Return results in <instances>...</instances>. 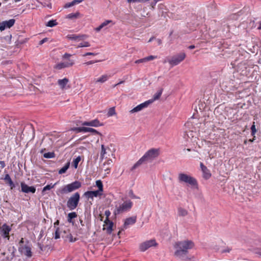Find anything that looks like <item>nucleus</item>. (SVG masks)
<instances>
[{
    "label": "nucleus",
    "instance_id": "1",
    "mask_svg": "<svg viewBox=\"0 0 261 261\" xmlns=\"http://www.w3.org/2000/svg\"><path fill=\"white\" fill-rule=\"evenodd\" d=\"M194 246L191 241H183L176 242L174 246L175 251L174 255L178 259L182 261H190L194 258V256L189 254V250Z\"/></svg>",
    "mask_w": 261,
    "mask_h": 261
},
{
    "label": "nucleus",
    "instance_id": "2",
    "mask_svg": "<svg viewBox=\"0 0 261 261\" xmlns=\"http://www.w3.org/2000/svg\"><path fill=\"white\" fill-rule=\"evenodd\" d=\"M159 155V149L151 148L148 150L144 155L132 167L131 171H133L143 164H147L151 162Z\"/></svg>",
    "mask_w": 261,
    "mask_h": 261
},
{
    "label": "nucleus",
    "instance_id": "3",
    "mask_svg": "<svg viewBox=\"0 0 261 261\" xmlns=\"http://www.w3.org/2000/svg\"><path fill=\"white\" fill-rule=\"evenodd\" d=\"M82 186V183L79 181H74L69 184L66 185L59 189L58 191L62 194L72 192L79 189Z\"/></svg>",
    "mask_w": 261,
    "mask_h": 261
},
{
    "label": "nucleus",
    "instance_id": "4",
    "mask_svg": "<svg viewBox=\"0 0 261 261\" xmlns=\"http://www.w3.org/2000/svg\"><path fill=\"white\" fill-rule=\"evenodd\" d=\"M178 180L180 183H185L191 186L197 187L198 183L193 177L184 173L178 174Z\"/></svg>",
    "mask_w": 261,
    "mask_h": 261
},
{
    "label": "nucleus",
    "instance_id": "5",
    "mask_svg": "<svg viewBox=\"0 0 261 261\" xmlns=\"http://www.w3.org/2000/svg\"><path fill=\"white\" fill-rule=\"evenodd\" d=\"M80 194L79 192L73 194L67 201V207L71 211L75 209L80 202Z\"/></svg>",
    "mask_w": 261,
    "mask_h": 261
},
{
    "label": "nucleus",
    "instance_id": "6",
    "mask_svg": "<svg viewBox=\"0 0 261 261\" xmlns=\"http://www.w3.org/2000/svg\"><path fill=\"white\" fill-rule=\"evenodd\" d=\"M133 203L130 200L124 202L119 206L117 207L114 211V214L115 215L122 213L124 212L129 211L132 207Z\"/></svg>",
    "mask_w": 261,
    "mask_h": 261
},
{
    "label": "nucleus",
    "instance_id": "7",
    "mask_svg": "<svg viewBox=\"0 0 261 261\" xmlns=\"http://www.w3.org/2000/svg\"><path fill=\"white\" fill-rule=\"evenodd\" d=\"M186 57V54L184 52H181L172 56L171 58L168 60V62L172 66H175L182 62L185 59Z\"/></svg>",
    "mask_w": 261,
    "mask_h": 261
},
{
    "label": "nucleus",
    "instance_id": "8",
    "mask_svg": "<svg viewBox=\"0 0 261 261\" xmlns=\"http://www.w3.org/2000/svg\"><path fill=\"white\" fill-rule=\"evenodd\" d=\"M157 245V243L154 239H151L148 241H146L140 245V249L142 251H145L147 250L149 248L155 246Z\"/></svg>",
    "mask_w": 261,
    "mask_h": 261
},
{
    "label": "nucleus",
    "instance_id": "9",
    "mask_svg": "<svg viewBox=\"0 0 261 261\" xmlns=\"http://www.w3.org/2000/svg\"><path fill=\"white\" fill-rule=\"evenodd\" d=\"M152 102H153V100H149L146 101L145 102L138 105L137 106L135 107L134 109L131 110L130 111V113H134L135 112H139V111H141L143 109L147 107L148 106L150 103H151Z\"/></svg>",
    "mask_w": 261,
    "mask_h": 261
},
{
    "label": "nucleus",
    "instance_id": "10",
    "mask_svg": "<svg viewBox=\"0 0 261 261\" xmlns=\"http://www.w3.org/2000/svg\"><path fill=\"white\" fill-rule=\"evenodd\" d=\"M245 241L252 246H261V237L258 236H254L252 238H247Z\"/></svg>",
    "mask_w": 261,
    "mask_h": 261
},
{
    "label": "nucleus",
    "instance_id": "11",
    "mask_svg": "<svg viewBox=\"0 0 261 261\" xmlns=\"http://www.w3.org/2000/svg\"><path fill=\"white\" fill-rule=\"evenodd\" d=\"M15 20L11 19L9 20L4 21L0 23V31H4L6 28H10L15 23Z\"/></svg>",
    "mask_w": 261,
    "mask_h": 261
},
{
    "label": "nucleus",
    "instance_id": "12",
    "mask_svg": "<svg viewBox=\"0 0 261 261\" xmlns=\"http://www.w3.org/2000/svg\"><path fill=\"white\" fill-rule=\"evenodd\" d=\"M21 191L25 193H35L36 192V188L33 186H29L24 182H21Z\"/></svg>",
    "mask_w": 261,
    "mask_h": 261
},
{
    "label": "nucleus",
    "instance_id": "13",
    "mask_svg": "<svg viewBox=\"0 0 261 261\" xmlns=\"http://www.w3.org/2000/svg\"><path fill=\"white\" fill-rule=\"evenodd\" d=\"M102 195V193H100L97 190L96 191H88L84 193V196L88 199H93L94 197L100 196Z\"/></svg>",
    "mask_w": 261,
    "mask_h": 261
},
{
    "label": "nucleus",
    "instance_id": "14",
    "mask_svg": "<svg viewBox=\"0 0 261 261\" xmlns=\"http://www.w3.org/2000/svg\"><path fill=\"white\" fill-rule=\"evenodd\" d=\"M88 37L87 35H76V34H72V35H68L67 36V38L70 40H75L77 41L84 40L86 39H87Z\"/></svg>",
    "mask_w": 261,
    "mask_h": 261
},
{
    "label": "nucleus",
    "instance_id": "15",
    "mask_svg": "<svg viewBox=\"0 0 261 261\" xmlns=\"http://www.w3.org/2000/svg\"><path fill=\"white\" fill-rule=\"evenodd\" d=\"M69 82V80L65 77L63 79H59L58 81V84L61 89H67L70 87L69 85H68Z\"/></svg>",
    "mask_w": 261,
    "mask_h": 261
},
{
    "label": "nucleus",
    "instance_id": "16",
    "mask_svg": "<svg viewBox=\"0 0 261 261\" xmlns=\"http://www.w3.org/2000/svg\"><path fill=\"white\" fill-rule=\"evenodd\" d=\"M11 227L6 224H4L2 225L1 227V230L3 233V236L5 238H7L8 240L9 239V232L11 231Z\"/></svg>",
    "mask_w": 261,
    "mask_h": 261
},
{
    "label": "nucleus",
    "instance_id": "17",
    "mask_svg": "<svg viewBox=\"0 0 261 261\" xmlns=\"http://www.w3.org/2000/svg\"><path fill=\"white\" fill-rule=\"evenodd\" d=\"M200 166L202 171L203 177L205 179H209L212 175L210 171L202 163H200Z\"/></svg>",
    "mask_w": 261,
    "mask_h": 261
},
{
    "label": "nucleus",
    "instance_id": "18",
    "mask_svg": "<svg viewBox=\"0 0 261 261\" xmlns=\"http://www.w3.org/2000/svg\"><path fill=\"white\" fill-rule=\"evenodd\" d=\"M104 223L103 229L106 230L108 234H111L113 230V222L111 220H105Z\"/></svg>",
    "mask_w": 261,
    "mask_h": 261
},
{
    "label": "nucleus",
    "instance_id": "19",
    "mask_svg": "<svg viewBox=\"0 0 261 261\" xmlns=\"http://www.w3.org/2000/svg\"><path fill=\"white\" fill-rule=\"evenodd\" d=\"M83 125L91 126L93 127H97L99 126H102L103 123H100L99 121L96 119L90 121H85L82 124Z\"/></svg>",
    "mask_w": 261,
    "mask_h": 261
},
{
    "label": "nucleus",
    "instance_id": "20",
    "mask_svg": "<svg viewBox=\"0 0 261 261\" xmlns=\"http://www.w3.org/2000/svg\"><path fill=\"white\" fill-rule=\"evenodd\" d=\"M137 221V217L133 216L129 218H126L125 220L124 223L123 224V228L125 229L127 228L129 225H133Z\"/></svg>",
    "mask_w": 261,
    "mask_h": 261
},
{
    "label": "nucleus",
    "instance_id": "21",
    "mask_svg": "<svg viewBox=\"0 0 261 261\" xmlns=\"http://www.w3.org/2000/svg\"><path fill=\"white\" fill-rule=\"evenodd\" d=\"M19 250L21 252L22 254H24L25 255L27 256L28 257H30L32 255V252H31V249L28 246L25 245L23 247H20L19 248Z\"/></svg>",
    "mask_w": 261,
    "mask_h": 261
},
{
    "label": "nucleus",
    "instance_id": "22",
    "mask_svg": "<svg viewBox=\"0 0 261 261\" xmlns=\"http://www.w3.org/2000/svg\"><path fill=\"white\" fill-rule=\"evenodd\" d=\"M4 179L6 183L9 185L11 190H13L14 188H15V184L13 182L10 175L8 174L5 175Z\"/></svg>",
    "mask_w": 261,
    "mask_h": 261
},
{
    "label": "nucleus",
    "instance_id": "23",
    "mask_svg": "<svg viewBox=\"0 0 261 261\" xmlns=\"http://www.w3.org/2000/svg\"><path fill=\"white\" fill-rule=\"evenodd\" d=\"M72 55L71 54L65 53L63 56L62 58L64 60H67V61H66V64H69V67L72 66L74 64V61L70 59V57Z\"/></svg>",
    "mask_w": 261,
    "mask_h": 261
},
{
    "label": "nucleus",
    "instance_id": "24",
    "mask_svg": "<svg viewBox=\"0 0 261 261\" xmlns=\"http://www.w3.org/2000/svg\"><path fill=\"white\" fill-rule=\"evenodd\" d=\"M77 216V215L75 212H71L69 213L67 216V221L69 223H71L72 225H74V222L72 220V219L76 218Z\"/></svg>",
    "mask_w": 261,
    "mask_h": 261
},
{
    "label": "nucleus",
    "instance_id": "25",
    "mask_svg": "<svg viewBox=\"0 0 261 261\" xmlns=\"http://www.w3.org/2000/svg\"><path fill=\"white\" fill-rule=\"evenodd\" d=\"M110 77H111L110 75H108L107 74H103L100 77L97 79L95 81V83H103L105 82H106Z\"/></svg>",
    "mask_w": 261,
    "mask_h": 261
},
{
    "label": "nucleus",
    "instance_id": "26",
    "mask_svg": "<svg viewBox=\"0 0 261 261\" xmlns=\"http://www.w3.org/2000/svg\"><path fill=\"white\" fill-rule=\"evenodd\" d=\"M69 64H66V63L64 62L58 63L56 65L55 68H56L57 69L60 70L63 68L69 67Z\"/></svg>",
    "mask_w": 261,
    "mask_h": 261
},
{
    "label": "nucleus",
    "instance_id": "27",
    "mask_svg": "<svg viewBox=\"0 0 261 261\" xmlns=\"http://www.w3.org/2000/svg\"><path fill=\"white\" fill-rule=\"evenodd\" d=\"M69 166H70V162H67L65 165V166L62 167L58 172L59 174H63V173H65L67 170H68V169L69 168Z\"/></svg>",
    "mask_w": 261,
    "mask_h": 261
},
{
    "label": "nucleus",
    "instance_id": "28",
    "mask_svg": "<svg viewBox=\"0 0 261 261\" xmlns=\"http://www.w3.org/2000/svg\"><path fill=\"white\" fill-rule=\"evenodd\" d=\"M188 211L182 208V207H179L178 208V214L179 216H182V217H184V216H186L188 215Z\"/></svg>",
    "mask_w": 261,
    "mask_h": 261
},
{
    "label": "nucleus",
    "instance_id": "29",
    "mask_svg": "<svg viewBox=\"0 0 261 261\" xmlns=\"http://www.w3.org/2000/svg\"><path fill=\"white\" fill-rule=\"evenodd\" d=\"M96 186L98 188L97 191L102 193L103 192V184L100 180L96 181Z\"/></svg>",
    "mask_w": 261,
    "mask_h": 261
},
{
    "label": "nucleus",
    "instance_id": "30",
    "mask_svg": "<svg viewBox=\"0 0 261 261\" xmlns=\"http://www.w3.org/2000/svg\"><path fill=\"white\" fill-rule=\"evenodd\" d=\"M81 2H82L81 0H74L70 3L66 4L64 7L65 8H69V7H71L74 6V5H75L76 4L80 3Z\"/></svg>",
    "mask_w": 261,
    "mask_h": 261
},
{
    "label": "nucleus",
    "instance_id": "31",
    "mask_svg": "<svg viewBox=\"0 0 261 261\" xmlns=\"http://www.w3.org/2000/svg\"><path fill=\"white\" fill-rule=\"evenodd\" d=\"M163 91V89L162 88L160 89L156 93L154 94V95H153V99L151 100H153V101L154 100L159 99V98L160 97L162 94Z\"/></svg>",
    "mask_w": 261,
    "mask_h": 261
},
{
    "label": "nucleus",
    "instance_id": "32",
    "mask_svg": "<svg viewBox=\"0 0 261 261\" xmlns=\"http://www.w3.org/2000/svg\"><path fill=\"white\" fill-rule=\"evenodd\" d=\"M86 132H91L95 134H97L101 136V134L98 132H97L96 129L90 128V127H86L85 128V133Z\"/></svg>",
    "mask_w": 261,
    "mask_h": 261
},
{
    "label": "nucleus",
    "instance_id": "33",
    "mask_svg": "<svg viewBox=\"0 0 261 261\" xmlns=\"http://www.w3.org/2000/svg\"><path fill=\"white\" fill-rule=\"evenodd\" d=\"M58 24V22H57L56 20H50L49 21L47 22L46 24V26L48 27H53Z\"/></svg>",
    "mask_w": 261,
    "mask_h": 261
},
{
    "label": "nucleus",
    "instance_id": "34",
    "mask_svg": "<svg viewBox=\"0 0 261 261\" xmlns=\"http://www.w3.org/2000/svg\"><path fill=\"white\" fill-rule=\"evenodd\" d=\"M80 15V13L79 12H76L75 13H70L67 15V18L73 19L77 18Z\"/></svg>",
    "mask_w": 261,
    "mask_h": 261
},
{
    "label": "nucleus",
    "instance_id": "35",
    "mask_svg": "<svg viewBox=\"0 0 261 261\" xmlns=\"http://www.w3.org/2000/svg\"><path fill=\"white\" fill-rule=\"evenodd\" d=\"M81 160V158L80 156H77L76 159H74L73 161V166L75 169H76L78 166L79 163Z\"/></svg>",
    "mask_w": 261,
    "mask_h": 261
},
{
    "label": "nucleus",
    "instance_id": "36",
    "mask_svg": "<svg viewBox=\"0 0 261 261\" xmlns=\"http://www.w3.org/2000/svg\"><path fill=\"white\" fill-rule=\"evenodd\" d=\"M86 127H73L71 128V130L76 132V133L85 132Z\"/></svg>",
    "mask_w": 261,
    "mask_h": 261
},
{
    "label": "nucleus",
    "instance_id": "37",
    "mask_svg": "<svg viewBox=\"0 0 261 261\" xmlns=\"http://www.w3.org/2000/svg\"><path fill=\"white\" fill-rule=\"evenodd\" d=\"M43 156L44 158L46 159H51L55 157V153L53 152H48L47 153H45L43 154Z\"/></svg>",
    "mask_w": 261,
    "mask_h": 261
},
{
    "label": "nucleus",
    "instance_id": "38",
    "mask_svg": "<svg viewBox=\"0 0 261 261\" xmlns=\"http://www.w3.org/2000/svg\"><path fill=\"white\" fill-rule=\"evenodd\" d=\"M116 114L115 110L114 107H112L109 109L107 115L108 117L112 116Z\"/></svg>",
    "mask_w": 261,
    "mask_h": 261
},
{
    "label": "nucleus",
    "instance_id": "39",
    "mask_svg": "<svg viewBox=\"0 0 261 261\" xmlns=\"http://www.w3.org/2000/svg\"><path fill=\"white\" fill-rule=\"evenodd\" d=\"M57 184V183H55V184L54 185H51V184H50V185H46V186H45L43 189V190H42V192L45 191H47V190H50L52 188H54L55 186Z\"/></svg>",
    "mask_w": 261,
    "mask_h": 261
},
{
    "label": "nucleus",
    "instance_id": "40",
    "mask_svg": "<svg viewBox=\"0 0 261 261\" xmlns=\"http://www.w3.org/2000/svg\"><path fill=\"white\" fill-rule=\"evenodd\" d=\"M101 153H100V158H101V160H102L104 158L105 154L106 153V150L104 145H101Z\"/></svg>",
    "mask_w": 261,
    "mask_h": 261
},
{
    "label": "nucleus",
    "instance_id": "41",
    "mask_svg": "<svg viewBox=\"0 0 261 261\" xmlns=\"http://www.w3.org/2000/svg\"><path fill=\"white\" fill-rule=\"evenodd\" d=\"M60 232H59V228L57 227L56 229V231H55V235H54V238L55 239H58L60 238Z\"/></svg>",
    "mask_w": 261,
    "mask_h": 261
},
{
    "label": "nucleus",
    "instance_id": "42",
    "mask_svg": "<svg viewBox=\"0 0 261 261\" xmlns=\"http://www.w3.org/2000/svg\"><path fill=\"white\" fill-rule=\"evenodd\" d=\"M90 46V44L88 42H84V43L79 44L77 47H89Z\"/></svg>",
    "mask_w": 261,
    "mask_h": 261
},
{
    "label": "nucleus",
    "instance_id": "43",
    "mask_svg": "<svg viewBox=\"0 0 261 261\" xmlns=\"http://www.w3.org/2000/svg\"><path fill=\"white\" fill-rule=\"evenodd\" d=\"M251 135L252 136L254 135L256 132V129L255 125V122L253 123V124L252 125V126L251 127Z\"/></svg>",
    "mask_w": 261,
    "mask_h": 261
},
{
    "label": "nucleus",
    "instance_id": "44",
    "mask_svg": "<svg viewBox=\"0 0 261 261\" xmlns=\"http://www.w3.org/2000/svg\"><path fill=\"white\" fill-rule=\"evenodd\" d=\"M146 58H144L143 59H139L136 60L135 63L136 64L141 63H145L147 61H146Z\"/></svg>",
    "mask_w": 261,
    "mask_h": 261
},
{
    "label": "nucleus",
    "instance_id": "45",
    "mask_svg": "<svg viewBox=\"0 0 261 261\" xmlns=\"http://www.w3.org/2000/svg\"><path fill=\"white\" fill-rule=\"evenodd\" d=\"M146 58V61H147V62L148 61H151V60H154L155 59H156L157 58L156 56H148L147 57H145Z\"/></svg>",
    "mask_w": 261,
    "mask_h": 261
},
{
    "label": "nucleus",
    "instance_id": "46",
    "mask_svg": "<svg viewBox=\"0 0 261 261\" xmlns=\"http://www.w3.org/2000/svg\"><path fill=\"white\" fill-rule=\"evenodd\" d=\"M67 238H69V241L70 242H74L76 240V238L73 239V236H72V234L71 233H70L68 236H67Z\"/></svg>",
    "mask_w": 261,
    "mask_h": 261
},
{
    "label": "nucleus",
    "instance_id": "47",
    "mask_svg": "<svg viewBox=\"0 0 261 261\" xmlns=\"http://www.w3.org/2000/svg\"><path fill=\"white\" fill-rule=\"evenodd\" d=\"M37 245L41 251H43L44 250H45V247L43 245H42L41 243H38L37 244Z\"/></svg>",
    "mask_w": 261,
    "mask_h": 261
},
{
    "label": "nucleus",
    "instance_id": "48",
    "mask_svg": "<svg viewBox=\"0 0 261 261\" xmlns=\"http://www.w3.org/2000/svg\"><path fill=\"white\" fill-rule=\"evenodd\" d=\"M129 196L130 197H131L132 198H139L138 197H137L136 196H135L134 195V194L133 193V192L132 190H130L129 192Z\"/></svg>",
    "mask_w": 261,
    "mask_h": 261
},
{
    "label": "nucleus",
    "instance_id": "49",
    "mask_svg": "<svg viewBox=\"0 0 261 261\" xmlns=\"http://www.w3.org/2000/svg\"><path fill=\"white\" fill-rule=\"evenodd\" d=\"M105 214L106 216V220H110L109 218V216L111 215V212H110V211H109V210L106 211L105 212Z\"/></svg>",
    "mask_w": 261,
    "mask_h": 261
},
{
    "label": "nucleus",
    "instance_id": "50",
    "mask_svg": "<svg viewBox=\"0 0 261 261\" xmlns=\"http://www.w3.org/2000/svg\"><path fill=\"white\" fill-rule=\"evenodd\" d=\"M111 22H112L111 20H106L105 21L102 22L101 24L102 25V27L104 28L109 23H110Z\"/></svg>",
    "mask_w": 261,
    "mask_h": 261
},
{
    "label": "nucleus",
    "instance_id": "51",
    "mask_svg": "<svg viewBox=\"0 0 261 261\" xmlns=\"http://www.w3.org/2000/svg\"><path fill=\"white\" fill-rule=\"evenodd\" d=\"M48 40V38H43L42 40H41V41H40L39 43V45H42L43 44V43H44L45 42H47Z\"/></svg>",
    "mask_w": 261,
    "mask_h": 261
},
{
    "label": "nucleus",
    "instance_id": "52",
    "mask_svg": "<svg viewBox=\"0 0 261 261\" xmlns=\"http://www.w3.org/2000/svg\"><path fill=\"white\" fill-rule=\"evenodd\" d=\"M99 61H97V60H96V61H88L87 62H86L84 63V64H86V65H91V64H93L95 63H97L98 62H99Z\"/></svg>",
    "mask_w": 261,
    "mask_h": 261
},
{
    "label": "nucleus",
    "instance_id": "53",
    "mask_svg": "<svg viewBox=\"0 0 261 261\" xmlns=\"http://www.w3.org/2000/svg\"><path fill=\"white\" fill-rule=\"evenodd\" d=\"M255 253L261 256V248H257L255 250Z\"/></svg>",
    "mask_w": 261,
    "mask_h": 261
},
{
    "label": "nucleus",
    "instance_id": "54",
    "mask_svg": "<svg viewBox=\"0 0 261 261\" xmlns=\"http://www.w3.org/2000/svg\"><path fill=\"white\" fill-rule=\"evenodd\" d=\"M11 37V35H7L4 37V39L6 41H10Z\"/></svg>",
    "mask_w": 261,
    "mask_h": 261
},
{
    "label": "nucleus",
    "instance_id": "55",
    "mask_svg": "<svg viewBox=\"0 0 261 261\" xmlns=\"http://www.w3.org/2000/svg\"><path fill=\"white\" fill-rule=\"evenodd\" d=\"M96 54H95L93 53L88 52V53H86L85 55H84L83 56L85 57L87 56H90V55L94 56V55H96Z\"/></svg>",
    "mask_w": 261,
    "mask_h": 261
},
{
    "label": "nucleus",
    "instance_id": "56",
    "mask_svg": "<svg viewBox=\"0 0 261 261\" xmlns=\"http://www.w3.org/2000/svg\"><path fill=\"white\" fill-rule=\"evenodd\" d=\"M0 165L2 168H4L6 166L5 162L3 161H0Z\"/></svg>",
    "mask_w": 261,
    "mask_h": 261
},
{
    "label": "nucleus",
    "instance_id": "57",
    "mask_svg": "<svg viewBox=\"0 0 261 261\" xmlns=\"http://www.w3.org/2000/svg\"><path fill=\"white\" fill-rule=\"evenodd\" d=\"M103 28L102 25L100 24L99 26H98L97 28L95 29V31L97 32L100 31Z\"/></svg>",
    "mask_w": 261,
    "mask_h": 261
},
{
    "label": "nucleus",
    "instance_id": "58",
    "mask_svg": "<svg viewBox=\"0 0 261 261\" xmlns=\"http://www.w3.org/2000/svg\"><path fill=\"white\" fill-rule=\"evenodd\" d=\"M195 48V45H190L188 47V48L190 49H194Z\"/></svg>",
    "mask_w": 261,
    "mask_h": 261
},
{
    "label": "nucleus",
    "instance_id": "59",
    "mask_svg": "<svg viewBox=\"0 0 261 261\" xmlns=\"http://www.w3.org/2000/svg\"><path fill=\"white\" fill-rule=\"evenodd\" d=\"M80 222L82 226H84V222L82 219H80Z\"/></svg>",
    "mask_w": 261,
    "mask_h": 261
},
{
    "label": "nucleus",
    "instance_id": "60",
    "mask_svg": "<svg viewBox=\"0 0 261 261\" xmlns=\"http://www.w3.org/2000/svg\"><path fill=\"white\" fill-rule=\"evenodd\" d=\"M59 224V221L57 220L56 222L54 223V226L56 227V225H58Z\"/></svg>",
    "mask_w": 261,
    "mask_h": 261
},
{
    "label": "nucleus",
    "instance_id": "61",
    "mask_svg": "<svg viewBox=\"0 0 261 261\" xmlns=\"http://www.w3.org/2000/svg\"><path fill=\"white\" fill-rule=\"evenodd\" d=\"M157 42H158V43L159 45H160V44H162V40L160 39H157Z\"/></svg>",
    "mask_w": 261,
    "mask_h": 261
},
{
    "label": "nucleus",
    "instance_id": "62",
    "mask_svg": "<svg viewBox=\"0 0 261 261\" xmlns=\"http://www.w3.org/2000/svg\"><path fill=\"white\" fill-rule=\"evenodd\" d=\"M230 251V249H227V250H224L222 251V252L223 253H224V252H229V251Z\"/></svg>",
    "mask_w": 261,
    "mask_h": 261
},
{
    "label": "nucleus",
    "instance_id": "63",
    "mask_svg": "<svg viewBox=\"0 0 261 261\" xmlns=\"http://www.w3.org/2000/svg\"><path fill=\"white\" fill-rule=\"evenodd\" d=\"M154 39V37H151L149 40H148V42H151L153 39Z\"/></svg>",
    "mask_w": 261,
    "mask_h": 261
},
{
    "label": "nucleus",
    "instance_id": "64",
    "mask_svg": "<svg viewBox=\"0 0 261 261\" xmlns=\"http://www.w3.org/2000/svg\"><path fill=\"white\" fill-rule=\"evenodd\" d=\"M258 30H261V21L259 22V26L257 28Z\"/></svg>",
    "mask_w": 261,
    "mask_h": 261
}]
</instances>
